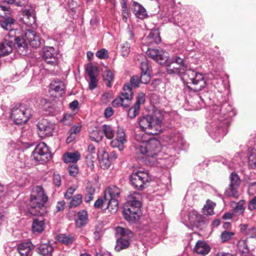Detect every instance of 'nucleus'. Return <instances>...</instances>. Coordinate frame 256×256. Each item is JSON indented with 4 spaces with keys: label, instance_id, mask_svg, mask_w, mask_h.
<instances>
[{
    "label": "nucleus",
    "instance_id": "obj_27",
    "mask_svg": "<svg viewBox=\"0 0 256 256\" xmlns=\"http://www.w3.org/2000/svg\"><path fill=\"white\" fill-rule=\"evenodd\" d=\"M54 250L52 246L49 244H42L38 246L36 252L42 256H52Z\"/></svg>",
    "mask_w": 256,
    "mask_h": 256
},
{
    "label": "nucleus",
    "instance_id": "obj_40",
    "mask_svg": "<svg viewBox=\"0 0 256 256\" xmlns=\"http://www.w3.org/2000/svg\"><path fill=\"white\" fill-rule=\"evenodd\" d=\"M102 134L108 139H112L114 138V132L110 126L104 124L102 127Z\"/></svg>",
    "mask_w": 256,
    "mask_h": 256
},
{
    "label": "nucleus",
    "instance_id": "obj_9",
    "mask_svg": "<svg viewBox=\"0 0 256 256\" xmlns=\"http://www.w3.org/2000/svg\"><path fill=\"white\" fill-rule=\"evenodd\" d=\"M187 69L188 66L184 64V60L178 56L172 58L166 66L168 74L178 75L182 78Z\"/></svg>",
    "mask_w": 256,
    "mask_h": 256
},
{
    "label": "nucleus",
    "instance_id": "obj_42",
    "mask_svg": "<svg viewBox=\"0 0 256 256\" xmlns=\"http://www.w3.org/2000/svg\"><path fill=\"white\" fill-rule=\"evenodd\" d=\"M112 104L114 107H118L122 106L124 107H128L129 106V102H126L122 96H120L119 97L116 98L113 100Z\"/></svg>",
    "mask_w": 256,
    "mask_h": 256
},
{
    "label": "nucleus",
    "instance_id": "obj_63",
    "mask_svg": "<svg viewBox=\"0 0 256 256\" xmlns=\"http://www.w3.org/2000/svg\"><path fill=\"white\" fill-rule=\"evenodd\" d=\"M140 81V78L137 76H133L130 79V85L134 87L138 88L139 86Z\"/></svg>",
    "mask_w": 256,
    "mask_h": 256
},
{
    "label": "nucleus",
    "instance_id": "obj_54",
    "mask_svg": "<svg viewBox=\"0 0 256 256\" xmlns=\"http://www.w3.org/2000/svg\"><path fill=\"white\" fill-rule=\"evenodd\" d=\"M150 80V76L149 72H141L140 78V82L144 84H147Z\"/></svg>",
    "mask_w": 256,
    "mask_h": 256
},
{
    "label": "nucleus",
    "instance_id": "obj_6",
    "mask_svg": "<svg viewBox=\"0 0 256 256\" xmlns=\"http://www.w3.org/2000/svg\"><path fill=\"white\" fill-rule=\"evenodd\" d=\"M120 190L116 186H110L104 190V200L108 201V210L114 214L118 210V198L120 196Z\"/></svg>",
    "mask_w": 256,
    "mask_h": 256
},
{
    "label": "nucleus",
    "instance_id": "obj_4",
    "mask_svg": "<svg viewBox=\"0 0 256 256\" xmlns=\"http://www.w3.org/2000/svg\"><path fill=\"white\" fill-rule=\"evenodd\" d=\"M48 199L44 188L41 186H36L32 190L28 205L29 212L34 216H42L46 212L45 204Z\"/></svg>",
    "mask_w": 256,
    "mask_h": 256
},
{
    "label": "nucleus",
    "instance_id": "obj_20",
    "mask_svg": "<svg viewBox=\"0 0 256 256\" xmlns=\"http://www.w3.org/2000/svg\"><path fill=\"white\" fill-rule=\"evenodd\" d=\"M141 200V194L139 192H134L128 196L127 201L125 204L140 208L142 205Z\"/></svg>",
    "mask_w": 256,
    "mask_h": 256
},
{
    "label": "nucleus",
    "instance_id": "obj_62",
    "mask_svg": "<svg viewBox=\"0 0 256 256\" xmlns=\"http://www.w3.org/2000/svg\"><path fill=\"white\" fill-rule=\"evenodd\" d=\"M111 160L110 158L100 160V164L101 168L103 169H106L110 165Z\"/></svg>",
    "mask_w": 256,
    "mask_h": 256
},
{
    "label": "nucleus",
    "instance_id": "obj_15",
    "mask_svg": "<svg viewBox=\"0 0 256 256\" xmlns=\"http://www.w3.org/2000/svg\"><path fill=\"white\" fill-rule=\"evenodd\" d=\"M58 51L53 46H45L43 48L42 56L46 62L50 64H57Z\"/></svg>",
    "mask_w": 256,
    "mask_h": 256
},
{
    "label": "nucleus",
    "instance_id": "obj_32",
    "mask_svg": "<svg viewBox=\"0 0 256 256\" xmlns=\"http://www.w3.org/2000/svg\"><path fill=\"white\" fill-rule=\"evenodd\" d=\"M130 238L128 237H121L118 239L115 250L116 251H120L127 248L130 245Z\"/></svg>",
    "mask_w": 256,
    "mask_h": 256
},
{
    "label": "nucleus",
    "instance_id": "obj_21",
    "mask_svg": "<svg viewBox=\"0 0 256 256\" xmlns=\"http://www.w3.org/2000/svg\"><path fill=\"white\" fill-rule=\"evenodd\" d=\"M13 42L12 40L4 38V41L0 42V56L9 54L12 50Z\"/></svg>",
    "mask_w": 256,
    "mask_h": 256
},
{
    "label": "nucleus",
    "instance_id": "obj_60",
    "mask_svg": "<svg viewBox=\"0 0 256 256\" xmlns=\"http://www.w3.org/2000/svg\"><path fill=\"white\" fill-rule=\"evenodd\" d=\"M112 99V94L110 92L104 94L100 98L101 102L103 104H107Z\"/></svg>",
    "mask_w": 256,
    "mask_h": 256
},
{
    "label": "nucleus",
    "instance_id": "obj_57",
    "mask_svg": "<svg viewBox=\"0 0 256 256\" xmlns=\"http://www.w3.org/2000/svg\"><path fill=\"white\" fill-rule=\"evenodd\" d=\"M77 187L76 186H72L70 187L64 194V198L66 199H70L72 198V195L76 191Z\"/></svg>",
    "mask_w": 256,
    "mask_h": 256
},
{
    "label": "nucleus",
    "instance_id": "obj_59",
    "mask_svg": "<svg viewBox=\"0 0 256 256\" xmlns=\"http://www.w3.org/2000/svg\"><path fill=\"white\" fill-rule=\"evenodd\" d=\"M122 20L126 22L128 20V18L129 16V13L128 12V9L126 6V4L124 3L122 6Z\"/></svg>",
    "mask_w": 256,
    "mask_h": 256
},
{
    "label": "nucleus",
    "instance_id": "obj_35",
    "mask_svg": "<svg viewBox=\"0 0 256 256\" xmlns=\"http://www.w3.org/2000/svg\"><path fill=\"white\" fill-rule=\"evenodd\" d=\"M88 151L90 154L86 156V161L88 165L90 166H93L94 159V158L92 156V154L96 153V150L94 146L92 144L88 145Z\"/></svg>",
    "mask_w": 256,
    "mask_h": 256
},
{
    "label": "nucleus",
    "instance_id": "obj_25",
    "mask_svg": "<svg viewBox=\"0 0 256 256\" xmlns=\"http://www.w3.org/2000/svg\"><path fill=\"white\" fill-rule=\"evenodd\" d=\"M16 20L12 17L8 16L0 21L1 27L4 30L12 32L14 30Z\"/></svg>",
    "mask_w": 256,
    "mask_h": 256
},
{
    "label": "nucleus",
    "instance_id": "obj_43",
    "mask_svg": "<svg viewBox=\"0 0 256 256\" xmlns=\"http://www.w3.org/2000/svg\"><path fill=\"white\" fill-rule=\"evenodd\" d=\"M116 232L117 234L120 235L122 237L130 238L132 236V232L130 230L122 227L116 228Z\"/></svg>",
    "mask_w": 256,
    "mask_h": 256
},
{
    "label": "nucleus",
    "instance_id": "obj_58",
    "mask_svg": "<svg viewBox=\"0 0 256 256\" xmlns=\"http://www.w3.org/2000/svg\"><path fill=\"white\" fill-rule=\"evenodd\" d=\"M97 156L99 161L110 158L109 155L104 149L99 150L97 152Z\"/></svg>",
    "mask_w": 256,
    "mask_h": 256
},
{
    "label": "nucleus",
    "instance_id": "obj_36",
    "mask_svg": "<svg viewBox=\"0 0 256 256\" xmlns=\"http://www.w3.org/2000/svg\"><path fill=\"white\" fill-rule=\"evenodd\" d=\"M89 136L92 140L98 142L102 138V132L98 128H95L90 132Z\"/></svg>",
    "mask_w": 256,
    "mask_h": 256
},
{
    "label": "nucleus",
    "instance_id": "obj_31",
    "mask_svg": "<svg viewBox=\"0 0 256 256\" xmlns=\"http://www.w3.org/2000/svg\"><path fill=\"white\" fill-rule=\"evenodd\" d=\"M45 228V222L44 219L34 218L32 224V230L34 232L40 233Z\"/></svg>",
    "mask_w": 256,
    "mask_h": 256
},
{
    "label": "nucleus",
    "instance_id": "obj_2",
    "mask_svg": "<svg viewBox=\"0 0 256 256\" xmlns=\"http://www.w3.org/2000/svg\"><path fill=\"white\" fill-rule=\"evenodd\" d=\"M215 112L212 122L206 126V130L210 136L214 139L217 140L218 137H222L225 134L223 126L228 122H220L228 120L234 116L236 112L227 102H224L220 106L216 105L214 106Z\"/></svg>",
    "mask_w": 256,
    "mask_h": 256
},
{
    "label": "nucleus",
    "instance_id": "obj_11",
    "mask_svg": "<svg viewBox=\"0 0 256 256\" xmlns=\"http://www.w3.org/2000/svg\"><path fill=\"white\" fill-rule=\"evenodd\" d=\"M230 183L226 188L224 195L228 197L237 198L239 196L238 189L240 187V180L235 172H232L230 176Z\"/></svg>",
    "mask_w": 256,
    "mask_h": 256
},
{
    "label": "nucleus",
    "instance_id": "obj_16",
    "mask_svg": "<svg viewBox=\"0 0 256 256\" xmlns=\"http://www.w3.org/2000/svg\"><path fill=\"white\" fill-rule=\"evenodd\" d=\"M164 140L169 144L172 145L175 148H182L184 145L182 135L179 132L171 134L166 136Z\"/></svg>",
    "mask_w": 256,
    "mask_h": 256
},
{
    "label": "nucleus",
    "instance_id": "obj_1",
    "mask_svg": "<svg viewBox=\"0 0 256 256\" xmlns=\"http://www.w3.org/2000/svg\"><path fill=\"white\" fill-rule=\"evenodd\" d=\"M133 144L139 158L144 159L146 162L155 165L156 162L161 160L162 146L157 139L151 138L146 140L141 134H136Z\"/></svg>",
    "mask_w": 256,
    "mask_h": 256
},
{
    "label": "nucleus",
    "instance_id": "obj_53",
    "mask_svg": "<svg viewBox=\"0 0 256 256\" xmlns=\"http://www.w3.org/2000/svg\"><path fill=\"white\" fill-rule=\"evenodd\" d=\"M204 213L206 215H212L214 214L213 204H209L208 203L206 204L203 208Z\"/></svg>",
    "mask_w": 256,
    "mask_h": 256
},
{
    "label": "nucleus",
    "instance_id": "obj_47",
    "mask_svg": "<svg viewBox=\"0 0 256 256\" xmlns=\"http://www.w3.org/2000/svg\"><path fill=\"white\" fill-rule=\"evenodd\" d=\"M140 108L138 106L134 105L130 108L129 109L128 112V116L130 118H134L139 113Z\"/></svg>",
    "mask_w": 256,
    "mask_h": 256
},
{
    "label": "nucleus",
    "instance_id": "obj_51",
    "mask_svg": "<svg viewBox=\"0 0 256 256\" xmlns=\"http://www.w3.org/2000/svg\"><path fill=\"white\" fill-rule=\"evenodd\" d=\"M234 235V232H233L226 230L224 231L220 235L222 242H224L228 241L232 238Z\"/></svg>",
    "mask_w": 256,
    "mask_h": 256
},
{
    "label": "nucleus",
    "instance_id": "obj_38",
    "mask_svg": "<svg viewBox=\"0 0 256 256\" xmlns=\"http://www.w3.org/2000/svg\"><path fill=\"white\" fill-rule=\"evenodd\" d=\"M188 217L190 223L192 224H195L196 222H200L201 218L200 215L194 210L189 212Z\"/></svg>",
    "mask_w": 256,
    "mask_h": 256
},
{
    "label": "nucleus",
    "instance_id": "obj_17",
    "mask_svg": "<svg viewBox=\"0 0 256 256\" xmlns=\"http://www.w3.org/2000/svg\"><path fill=\"white\" fill-rule=\"evenodd\" d=\"M126 142L125 133L123 130L118 129L117 130L116 138L112 140L110 145L113 148H117L120 150H122Z\"/></svg>",
    "mask_w": 256,
    "mask_h": 256
},
{
    "label": "nucleus",
    "instance_id": "obj_18",
    "mask_svg": "<svg viewBox=\"0 0 256 256\" xmlns=\"http://www.w3.org/2000/svg\"><path fill=\"white\" fill-rule=\"evenodd\" d=\"M22 20L26 25L32 26L36 24V14L33 8L24 9L22 12Z\"/></svg>",
    "mask_w": 256,
    "mask_h": 256
},
{
    "label": "nucleus",
    "instance_id": "obj_12",
    "mask_svg": "<svg viewBox=\"0 0 256 256\" xmlns=\"http://www.w3.org/2000/svg\"><path fill=\"white\" fill-rule=\"evenodd\" d=\"M140 208L124 204L123 207L122 214L126 220L134 222L140 218Z\"/></svg>",
    "mask_w": 256,
    "mask_h": 256
},
{
    "label": "nucleus",
    "instance_id": "obj_8",
    "mask_svg": "<svg viewBox=\"0 0 256 256\" xmlns=\"http://www.w3.org/2000/svg\"><path fill=\"white\" fill-rule=\"evenodd\" d=\"M150 180V176L148 171L138 170L132 174L130 182L132 186L138 190H142Z\"/></svg>",
    "mask_w": 256,
    "mask_h": 256
},
{
    "label": "nucleus",
    "instance_id": "obj_41",
    "mask_svg": "<svg viewBox=\"0 0 256 256\" xmlns=\"http://www.w3.org/2000/svg\"><path fill=\"white\" fill-rule=\"evenodd\" d=\"M82 196L81 194H76L74 196L69 204L70 208L78 206L82 202Z\"/></svg>",
    "mask_w": 256,
    "mask_h": 256
},
{
    "label": "nucleus",
    "instance_id": "obj_14",
    "mask_svg": "<svg viewBox=\"0 0 256 256\" xmlns=\"http://www.w3.org/2000/svg\"><path fill=\"white\" fill-rule=\"evenodd\" d=\"M146 54L160 64H164L168 58L167 53L161 49L148 48Z\"/></svg>",
    "mask_w": 256,
    "mask_h": 256
},
{
    "label": "nucleus",
    "instance_id": "obj_64",
    "mask_svg": "<svg viewBox=\"0 0 256 256\" xmlns=\"http://www.w3.org/2000/svg\"><path fill=\"white\" fill-rule=\"evenodd\" d=\"M248 208L250 210H253L256 209V196H254L251 200H250Z\"/></svg>",
    "mask_w": 256,
    "mask_h": 256
},
{
    "label": "nucleus",
    "instance_id": "obj_3",
    "mask_svg": "<svg viewBox=\"0 0 256 256\" xmlns=\"http://www.w3.org/2000/svg\"><path fill=\"white\" fill-rule=\"evenodd\" d=\"M164 118V112L156 110L152 115L147 114L140 118V128L148 134H158L162 132Z\"/></svg>",
    "mask_w": 256,
    "mask_h": 256
},
{
    "label": "nucleus",
    "instance_id": "obj_56",
    "mask_svg": "<svg viewBox=\"0 0 256 256\" xmlns=\"http://www.w3.org/2000/svg\"><path fill=\"white\" fill-rule=\"evenodd\" d=\"M146 100L145 94L142 92L139 93L137 96L136 102L134 104L136 106H138L140 108V105L144 104Z\"/></svg>",
    "mask_w": 256,
    "mask_h": 256
},
{
    "label": "nucleus",
    "instance_id": "obj_34",
    "mask_svg": "<svg viewBox=\"0 0 256 256\" xmlns=\"http://www.w3.org/2000/svg\"><path fill=\"white\" fill-rule=\"evenodd\" d=\"M148 39L149 44H158L161 42V38L160 36V32L158 30H152L148 36Z\"/></svg>",
    "mask_w": 256,
    "mask_h": 256
},
{
    "label": "nucleus",
    "instance_id": "obj_44",
    "mask_svg": "<svg viewBox=\"0 0 256 256\" xmlns=\"http://www.w3.org/2000/svg\"><path fill=\"white\" fill-rule=\"evenodd\" d=\"M238 247L239 250L243 254H247L250 251L246 240H240L238 243Z\"/></svg>",
    "mask_w": 256,
    "mask_h": 256
},
{
    "label": "nucleus",
    "instance_id": "obj_10",
    "mask_svg": "<svg viewBox=\"0 0 256 256\" xmlns=\"http://www.w3.org/2000/svg\"><path fill=\"white\" fill-rule=\"evenodd\" d=\"M51 158V153L44 142L38 144L31 156L32 160L39 163L46 162Z\"/></svg>",
    "mask_w": 256,
    "mask_h": 256
},
{
    "label": "nucleus",
    "instance_id": "obj_24",
    "mask_svg": "<svg viewBox=\"0 0 256 256\" xmlns=\"http://www.w3.org/2000/svg\"><path fill=\"white\" fill-rule=\"evenodd\" d=\"M210 250V247L204 242L198 240L195 246L194 251L198 254L204 256L207 254Z\"/></svg>",
    "mask_w": 256,
    "mask_h": 256
},
{
    "label": "nucleus",
    "instance_id": "obj_28",
    "mask_svg": "<svg viewBox=\"0 0 256 256\" xmlns=\"http://www.w3.org/2000/svg\"><path fill=\"white\" fill-rule=\"evenodd\" d=\"M135 16L141 19L144 18L148 16L146 9L137 2H134L132 4Z\"/></svg>",
    "mask_w": 256,
    "mask_h": 256
},
{
    "label": "nucleus",
    "instance_id": "obj_29",
    "mask_svg": "<svg viewBox=\"0 0 256 256\" xmlns=\"http://www.w3.org/2000/svg\"><path fill=\"white\" fill-rule=\"evenodd\" d=\"M32 242H26L20 243L18 248V250L20 256H29L32 250Z\"/></svg>",
    "mask_w": 256,
    "mask_h": 256
},
{
    "label": "nucleus",
    "instance_id": "obj_5",
    "mask_svg": "<svg viewBox=\"0 0 256 256\" xmlns=\"http://www.w3.org/2000/svg\"><path fill=\"white\" fill-rule=\"evenodd\" d=\"M182 79L188 84H191V88L196 92L202 90L206 86V82L203 74L190 68H188Z\"/></svg>",
    "mask_w": 256,
    "mask_h": 256
},
{
    "label": "nucleus",
    "instance_id": "obj_13",
    "mask_svg": "<svg viewBox=\"0 0 256 256\" xmlns=\"http://www.w3.org/2000/svg\"><path fill=\"white\" fill-rule=\"evenodd\" d=\"M38 134L40 138L50 136L52 135L54 126L48 120L43 119L37 124Z\"/></svg>",
    "mask_w": 256,
    "mask_h": 256
},
{
    "label": "nucleus",
    "instance_id": "obj_26",
    "mask_svg": "<svg viewBox=\"0 0 256 256\" xmlns=\"http://www.w3.org/2000/svg\"><path fill=\"white\" fill-rule=\"evenodd\" d=\"M15 46L18 52L22 54H26L27 52V44L22 37L18 36L14 38Z\"/></svg>",
    "mask_w": 256,
    "mask_h": 256
},
{
    "label": "nucleus",
    "instance_id": "obj_61",
    "mask_svg": "<svg viewBox=\"0 0 256 256\" xmlns=\"http://www.w3.org/2000/svg\"><path fill=\"white\" fill-rule=\"evenodd\" d=\"M108 50L106 49H102L98 51L96 55V56L100 58V59H104L108 56Z\"/></svg>",
    "mask_w": 256,
    "mask_h": 256
},
{
    "label": "nucleus",
    "instance_id": "obj_52",
    "mask_svg": "<svg viewBox=\"0 0 256 256\" xmlns=\"http://www.w3.org/2000/svg\"><path fill=\"white\" fill-rule=\"evenodd\" d=\"M248 164L250 168H256V153H252L249 156L248 158Z\"/></svg>",
    "mask_w": 256,
    "mask_h": 256
},
{
    "label": "nucleus",
    "instance_id": "obj_7",
    "mask_svg": "<svg viewBox=\"0 0 256 256\" xmlns=\"http://www.w3.org/2000/svg\"><path fill=\"white\" fill-rule=\"evenodd\" d=\"M32 115V109L24 104H21L12 108L10 117L16 124H21L27 122Z\"/></svg>",
    "mask_w": 256,
    "mask_h": 256
},
{
    "label": "nucleus",
    "instance_id": "obj_19",
    "mask_svg": "<svg viewBox=\"0 0 256 256\" xmlns=\"http://www.w3.org/2000/svg\"><path fill=\"white\" fill-rule=\"evenodd\" d=\"M25 37L32 47L37 48L40 46V38L34 30H26L25 32Z\"/></svg>",
    "mask_w": 256,
    "mask_h": 256
},
{
    "label": "nucleus",
    "instance_id": "obj_45",
    "mask_svg": "<svg viewBox=\"0 0 256 256\" xmlns=\"http://www.w3.org/2000/svg\"><path fill=\"white\" fill-rule=\"evenodd\" d=\"M120 52L124 57H126L130 52V44L128 42H124L120 44Z\"/></svg>",
    "mask_w": 256,
    "mask_h": 256
},
{
    "label": "nucleus",
    "instance_id": "obj_39",
    "mask_svg": "<svg viewBox=\"0 0 256 256\" xmlns=\"http://www.w3.org/2000/svg\"><path fill=\"white\" fill-rule=\"evenodd\" d=\"M102 77L106 86L108 87H111V82L114 78L112 72L110 70H106L103 72Z\"/></svg>",
    "mask_w": 256,
    "mask_h": 256
},
{
    "label": "nucleus",
    "instance_id": "obj_49",
    "mask_svg": "<svg viewBox=\"0 0 256 256\" xmlns=\"http://www.w3.org/2000/svg\"><path fill=\"white\" fill-rule=\"evenodd\" d=\"M8 4H13L16 6H22L26 2V0H2Z\"/></svg>",
    "mask_w": 256,
    "mask_h": 256
},
{
    "label": "nucleus",
    "instance_id": "obj_50",
    "mask_svg": "<svg viewBox=\"0 0 256 256\" xmlns=\"http://www.w3.org/2000/svg\"><path fill=\"white\" fill-rule=\"evenodd\" d=\"M74 114H66L64 116V117L61 120V122H62L63 124L65 125L69 126L72 124L73 120V116Z\"/></svg>",
    "mask_w": 256,
    "mask_h": 256
},
{
    "label": "nucleus",
    "instance_id": "obj_55",
    "mask_svg": "<svg viewBox=\"0 0 256 256\" xmlns=\"http://www.w3.org/2000/svg\"><path fill=\"white\" fill-rule=\"evenodd\" d=\"M68 170L70 176H75L78 172V168L76 164H70L68 166Z\"/></svg>",
    "mask_w": 256,
    "mask_h": 256
},
{
    "label": "nucleus",
    "instance_id": "obj_22",
    "mask_svg": "<svg viewBox=\"0 0 256 256\" xmlns=\"http://www.w3.org/2000/svg\"><path fill=\"white\" fill-rule=\"evenodd\" d=\"M80 154L76 151L74 152H67L63 156V160L65 163H72L76 164L80 158Z\"/></svg>",
    "mask_w": 256,
    "mask_h": 256
},
{
    "label": "nucleus",
    "instance_id": "obj_37",
    "mask_svg": "<svg viewBox=\"0 0 256 256\" xmlns=\"http://www.w3.org/2000/svg\"><path fill=\"white\" fill-rule=\"evenodd\" d=\"M57 239L60 242L66 245L72 244L74 240V237L70 234H60L57 236Z\"/></svg>",
    "mask_w": 256,
    "mask_h": 256
},
{
    "label": "nucleus",
    "instance_id": "obj_48",
    "mask_svg": "<svg viewBox=\"0 0 256 256\" xmlns=\"http://www.w3.org/2000/svg\"><path fill=\"white\" fill-rule=\"evenodd\" d=\"M244 200H240L236 203V206L234 208V212L236 214H241L244 212Z\"/></svg>",
    "mask_w": 256,
    "mask_h": 256
},
{
    "label": "nucleus",
    "instance_id": "obj_46",
    "mask_svg": "<svg viewBox=\"0 0 256 256\" xmlns=\"http://www.w3.org/2000/svg\"><path fill=\"white\" fill-rule=\"evenodd\" d=\"M86 72L90 78L96 77L98 74V68L92 64H88L86 68Z\"/></svg>",
    "mask_w": 256,
    "mask_h": 256
},
{
    "label": "nucleus",
    "instance_id": "obj_23",
    "mask_svg": "<svg viewBox=\"0 0 256 256\" xmlns=\"http://www.w3.org/2000/svg\"><path fill=\"white\" fill-rule=\"evenodd\" d=\"M65 85L62 81H52L50 84V90L54 92L61 96L64 93Z\"/></svg>",
    "mask_w": 256,
    "mask_h": 256
},
{
    "label": "nucleus",
    "instance_id": "obj_33",
    "mask_svg": "<svg viewBox=\"0 0 256 256\" xmlns=\"http://www.w3.org/2000/svg\"><path fill=\"white\" fill-rule=\"evenodd\" d=\"M126 102H129L132 98V88L130 84H125L120 95Z\"/></svg>",
    "mask_w": 256,
    "mask_h": 256
},
{
    "label": "nucleus",
    "instance_id": "obj_30",
    "mask_svg": "<svg viewBox=\"0 0 256 256\" xmlns=\"http://www.w3.org/2000/svg\"><path fill=\"white\" fill-rule=\"evenodd\" d=\"M78 219L76 224L78 228H82L86 225L88 222V212L85 210H82L78 213Z\"/></svg>",
    "mask_w": 256,
    "mask_h": 256
}]
</instances>
